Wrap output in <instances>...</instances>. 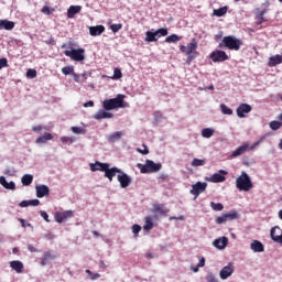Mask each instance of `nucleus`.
Here are the masks:
<instances>
[{
  "instance_id": "nucleus-1",
  "label": "nucleus",
  "mask_w": 282,
  "mask_h": 282,
  "mask_svg": "<svg viewBox=\"0 0 282 282\" xmlns=\"http://www.w3.org/2000/svg\"><path fill=\"white\" fill-rule=\"evenodd\" d=\"M124 95L119 94L116 98L106 99L102 101V107L105 111H113V109H124L129 107V104L124 102Z\"/></svg>"
},
{
  "instance_id": "nucleus-2",
  "label": "nucleus",
  "mask_w": 282,
  "mask_h": 282,
  "mask_svg": "<svg viewBox=\"0 0 282 282\" xmlns=\"http://www.w3.org/2000/svg\"><path fill=\"white\" fill-rule=\"evenodd\" d=\"M236 188H238V191H243L245 193H248V191L254 188V184H252L250 175H248V173L245 171H242L240 176L237 177Z\"/></svg>"
},
{
  "instance_id": "nucleus-3",
  "label": "nucleus",
  "mask_w": 282,
  "mask_h": 282,
  "mask_svg": "<svg viewBox=\"0 0 282 282\" xmlns=\"http://www.w3.org/2000/svg\"><path fill=\"white\" fill-rule=\"evenodd\" d=\"M241 45H243V42L232 35L225 36L223 42L219 43L220 48L227 47V50H231L234 52H239L241 50Z\"/></svg>"
},
{
  "instance_id": "nucleus-4",
  "label": "nucleus",
  "mask_w": 282,
  "mask_h": 282,
  "mask_svg": "<svg viewBox=\"0 0 282 282\" xmlns=\"http://www.w3.org/2000/svg\"><path fill=\"white\" fill-rule=\"evenodd\" d=\"M268 134L261 137L258 141H256L252 145H250V143L245 142L242 143L240 147H238L230 155V158H239V155H243V153H246V151H254V149H257V147H259V144H261V142H263L265 140Z\"/></svg>"
},
{
  "instance_id": "nucleus-5",
  "label": "nucleus",
  "mask_w": 282,
  "mask_h": 282,
  "mask_svg": "<svg viewBox=\"0 0 282 282\" xmlns=\"http://www.w3.org/2000/svg\"><path fill=\"white\" fill-rule=\"evenodd\" d=\"M197 40L193 39L191 43L187 44V46L181 45L180 50L183 54H186L187 57V63H192L194 58H197L198 54L197 53Z\"/></svg>"
},
{
  "instance_id": "nucleus-6",
  "label": "nucleus",
  "mask_w": 282,
  "mask_h": 282,
  "mask_svg": "<svg viewBox=\"0 0 282 282\" xmlns=\"http://www.w3.org/2000/svg\"><path fill=\"white\" fill-rule=\"evenodd\" d=\"M138 169H140V173L147 174V173H159V171H162V163H155L151 160H147L145 164H138Z\"/></svg>"
},
{
  "instance_id": "nucleus-7",
  "label": "nucleus",
  "mask_w": 282,
  "mask_h": 282,
  "mask_svg": "<svg viewBox=\"0 0 282 282\" xmlns=\"http://www.w3.org/2000/svg\"><path fill=\"white\" fill-rule=\"evenodd\" d=\"M169 30L167 29H159L156 31H147L145 32V42L147 43H155L158 39H161V36H167Z\"/></svg>"
},
{
  "instance_id": "nucleus-8",
  "label": "nucleus",
  "mask_w": 282,
  "mask_h": 282,
  "mask_svg": "<svg viewBox=\"0 0 282 282\" xmlns=\"http://www.w3.org/2000/svg\"><path fill=\"white\" fill-rule=\"evenodd\" d=\"M206 188H208V183L198 181L192 185L191 195H194L195 199H197L202 193L206 192Z\"/></svg>"
},
{
  "instance_id": "nucleus-9",
  "label": "nucleus",
  "mask_w": 282,
  "mask_h": 282,
  "mask_svg": "<svg viewBox=\"0 0 282 282\" xmlns=\"http://www.w3.org/2000/svg\"><path fill=\"white\" fill-rule=\"evenodd\" d=\"M64 54L72 58V61H85V48H73L72 51H65Z\"/></svg>"
},
{
  "instance_id": "nucleus-10",
  "label": "nucleus",
  "mask_w": 282,
  "mask_h": 282,
  "mask_svg": "<svg viewBox=\"0 0 282 282\" xmlns=\"http://www.w3.org/2000/svg\"><path fill=\"white\" fill-rule=\"evenodd\" d=\"M235 219H239V213H237V210H231L217 217L216 224H226V221H235Z\"/></svg>"
},
{
  "instance_id": "nucleus-11",
  "label": "nucleus",
  "mask_w": 282,
  "mask_h": 282,
  "mask_svg": "<svg viewBox=\"0 0 282 282\" xmlns=\"http://www.w3.org/2000/svg\"><path fill=\"white\" fill-rule=\"evenodd\" d=\"M209 58L213 63H224V61H228V54L224 51H214L210 53Z\"/></svg>"
},
{
  "instance_id": "nucleus-12",
  "label": "nucleus",
  "mask_w": 282,
  "mask_h": 282,
  "mask_svg": "<svg viewBox=\"0 0 282 282\" xmlns=\"http://www.w3.org/2000/svg\"><path fill=\"white\" fill-rule=\"evenodd\" d=\"M117 180L121 186V188H127L131 185V177L127 175L122 170L119 172Z\"/></svg>"
},
{
  "instance_id": "nucleus-13",
  "label": "nucleus",
  "mask_w": 282,
  "mask_h": 282,
  "mask_svg": "<svg viewBox=\"0 0 282 282\" xmlns=\"http://www.w3.org/2000/svg\"><path fill=\"white\" fill-rule=\"evenodd\" d=\"M70 217H74V212L66 210V212H56L55 213V220L57 224H63V221H67Z\"/></svg>"
},
{
  "instance_id": "nucleus-14",
  "label": "nucleus",
  "mask_w": 282,
  "mask_h": 282,
  "mask_svg": "<svg viewBox=\"0 0 282 282\" xmlns=\"http://www.w3.org/2000/svg\"><path fill=\"white\" fill-rule=\"evenodd\" d=\"M228 175V171L220 170L219 173H215L210 176L209 182H213V184H219L221 182H226V176Z\"/></svg>"
},
{
  "instance_id": "nucleus-15",
  "label": "nucleus",
  "mask_w": 282,
  "mask_h": 282,
  "mask_svg": "<svg viewBox=\"0 0 282 282\" xmlns=\"http://www.w3.org/2000/svg\"><path fill=\"white\" fill-rule=\"evenodd\" d=\"M250 111H252V106L249 104H240L236 109L238 118H246V113H250Z\"/></svg>"
},
{
  "instance_id": "nucleus-16",
  "label": "nucleus",
  "mask_w": 282,
  "mask_h": 282,
  "mask_svg": "<svg viewBox=\"0 0 282 282\" xmlns=\"http://www.w3.org/2000/svg\"><path fill=\"white\" fill-rule=\"evenodd\" d=\"M271 239L275 243H280L282 246V229L279 226L271 228Z\"/></svg>"
},
{
  "instance_id": "nucleus-17",
  "label": "nucleus",
  "mask_w": 282,
  "mask_h": 282,
  "mask_svg": "<svg viewBox=\"0 0 282 282\" xmlns=\"http://www.w3.org/2000/svg\"><path fill=\"white\" fill-rule=\"evenodd\" d=\"M232 272H235V268L232 267V263H229L220 270V279L226 280L229 276H232Z\"/></svg>"
},
{
  "instance_id": "nucleus-18",
  "label": "nucleus",
  "mask_w": 282,
  "mask_h": 282,
  "mask_svg": "<svg viewBox=\"0 0 282 282\" xmlns=\"http://www.w3.org/2000/svg\"><path fill=\"white\" fill-rule=\"evenodd\" d=\"M35 191L36 197H39L40 199L50 195V187L47 185H36Z\"/></svg>"
},
{
  "instance_id": "nucleus-19",
  "label": "nucleus",
  "mask_w": 282,
  "mask_h": 282,
  "mask_svg": "<svg viewBox=\"0 0 282 282\" xmlns=\"http://www.w3.org/2000/svg\"><path fill=\"white\" fill-rule=\"evenodd\" d=\"M171 210L164 206V204H154L153 205V213H156L158 215H162L163 217H166Z\"/></svg>"
},
{
  "instance_id": "nucleus-20",
  "label": "nucleus",
  "mask_w": 282,
  "mask_h": 282,
  "mask_svg": "<svg viewBox=\"0 0 282 282\" xmlns=\"http://www.w3.org/2000/svg\"><path fill=\"white\" fill-rule=\"evenodd\" d=\"M10 268L17 272V274H23L24 265L21 260H13L10 262Z\"/></svg>"
},
{
  "instance_id": "nucleus-21",
  "label": "nucleus",
  "mask_w": 282,
  "mask_h": 282,
  "mask_svg": "<svg viewBox=\"0 0 282 282\" xmlns=\"http://www.w3.org/2000/svg\"><path fill=\"white\" fill-rule=\"evenodd\" d=\"M109 166H110L109 163H100L99 161H97L90 164V170L93 172L102 171L105 173L107 169H109Z\"/></svg>"
},
{
  "instance_id": "nucleus-22",
  "label": "nucleus",
  "mask_w": 282,
  "mask_h": 282,
  "mask_svg": "<svg viewBox=\"0 0 282 282\" xmlns=\"http://www.w3.org/2000/svg\"><path fill=\"white\" fill-rule=\"evenodd\" d=\"M213 246L218 250H224L228 246V238L221 237V238L215 239L213 242Z\"/></svg>"
},
{
  "instance_id": "nucleus-23",
  "label": "nucleus",
  "mask_w": 282,
  "mask_h": 282,
  "mask_svg": "<svg viewBox=\"0 0 282 282\" xmlns=\"http://www.w3.org/2000/svg\"><path fill=\"white\" fill-rule=\"evenodd\" d=\"M0 184L7 191H17V184L13 181L8 183V181L6 180V176H0Z\"/></svg>"
},
{
  "instance_id": "nucleus-24",
  "label": "nucleus",
  "mask_w": 282,
  "mask_h": 282,
  "mask_svg": "<svg viewBox=\"0 0 282 282\" xmlns=\"http://www.w3.org/2000/svg\"><path fill=\"white\" fill-rule=\"evenodd\" d=\"M120 169L118 167H107L105 171V177L109 180V182H113V177H116L117 173H120Z\"/></svg>"
},
{
  "instance_id": "nucleus-25",
  "label": "nucleus",
  "mask_w": 282,
  "mask_h": 282,
  "mask_svg": "<svg viewBox=\"0 0 282 282\" xmlns=\"http://www.w3.org/2000/svg\"><path fill=\"white\" fill-rule=\"evenodd\" d=\"M250 249L253 252H265V247L263 246V243L259 240H253L250 245Z\"/></svg>"
},
{
  "instance_id": "nucleus-26",
  "label": "nucleus",
  "mask_w": 282,
  "mask_h": 282,
  "mask_svg": "<svg viewBox=\"0 0 282 282\" xmlns=\"http://www.w3.org/2000/svg\"><path fill=\"white\" fill-rule=\"evenodd\" d=\"M83 10L80 6H70L67 10V19H74Z\"/></svg>"
},
{
  "instance_id": "nucleus-27",
  "label": "nucleus",
  "mask_w": 282,
  "mask_h": 282,
  "mask_svg": "<svg viewBox=\"0 0 282 282\" xmlns=\"http://www.w3.org/2000/svg\"><path fill=\"white\" fill-rule=\"evenodd\" d=\"M105 32V25L89 26L90 36H100Z\"/></svg>"
},
{
  "instance_id": "nucleus-28",
  "label": "nucleus",
  "mask_w": 282,
  "mask_h": 282,
  "mask_svg": "<svg viewBox=\"0 0 282 282\" xmlns=\"http://www.w3.org/2000/svg\"><path fill=\"white\" fill-rule=\"evenodd\" d=\"M17 25V23L10 21V20H0V30H14V26Z\"/></svg>"
},
{
  "instance_id": "nucleus-29",
  "label": "nucleus",
  "mask_w": 282,
  "mask_h": 282,
  "mask_svg": "<svg viewBox=\"0 0 282 282\" xmlns=\"http://www.w3.org/2000/svg\"><path fill=\"white\" fill-rule=\"evenodd\" d=\"M41 204V200L39 199H31V200H22L20 202L19 206L20 208H28V206H39Z\"/></svg>"
},
{
  "instance_id": "nucleus-30",
  "label": "nucleus",
  "mask_w": 282,
  "mask_h": 282,
  "mask_svg": "<svg viewBox=\"0 0 282 282\" xmlns=\"http://www.w3.org/2000/svg\"><path fill=\"white\" fill-rule=\"evenodd\" d=\"M282 63V56L281 55H275V56H271L269 58V67H276V65H281Z\"/></svg>"
},
{
  "instance_id": "nucleus-31",
  "label": "nucleus",
  "mask_w": 282,
  "mask_h": 282,
  "mask_svg": "<svg viewBox=\"0 0 282 282\" xmlns=\"http://www.w3.org/2000/svg\"><path fill=\"white\" fill-rule=\"evenodd\" d=\"M95 120H104L105 118H113V113L107 112L105 110H99L95 116Z\"/></svg>"
},
{
  "instance_id": "nucleus-32",
  "label": "nucleus",
  "mask_w": 282,
  "mask_h": 282,
  "mask_svg": "<svg viewBox=\"0 0 282 282\" xmlns=\"http://www.w3.org/2000/svg\"><path fill=\"white\" fill-rule=\"evenodd\" d=\"M54 135H52V133L50 132H45L43 137H39L35 142L36 144H45V142L53 140Z\"/></svg>"
},
{
  "instance_id": "nucleus-33",
  "label": "nucleus",
  "mask_w": 282,
  "mask_h": 282,
  "mask_svg": "<svg viewBox=\"0 0 282 282\" xmlns=\"http://www.w3.org/2000/svg\"><path fill=\"white\" fill-rule=\"evenodd\" d=\"M143 230H145L147 232H151V230H153V219L151 218V216H147L144 218Z\"/></svg>"
},
{
  "instance_id": "nucleus-34",
  "label": "nucleus",
  "mask_w": 282,
  "mask_h": 282,
  "mask_svg": "<svg viewBox=\"0 0 282 282\" xmlns=\"http://www.w3.org/2000/svg\"><path fill=\"white\" fill-rule=\"evenodd\" d=\"M23 186H30L34 182V176L32 174H24L21 178Z\"/></svg>"
},
{
  "instance_id": "nucleus-35",
  "label": "nucleus",
  "mask_w": 282,
  "mask_h": 282,
  "mask_svg": "<svg viewBox=\"0 0 282 282\" xmlns=\"http://www.w3.org/2000/svg\"><path fill=\"white\" fill-rule=\"evenodd\" d=\"M215 135V130L213 128H204L202 130L203 138H213Z\"/></svg>"
},
{
  "instance_id": "nucleus-36",
  "label": "nucleus",
  "mask_w": 282,
  "mask_h": 282,
  "mask_svg": "<svg viewBox=\"0 0 282 282\" xmlns=\"http://www.w3.org/2000/svg\"><path fill=\"white\" fill-rule=\"evenodd\" d=\"M180 41H182V37L177 34H172L165 39V43H177Z\"/></svg>"
},
{
  "instance_id": "nucleus-37",
  "label": "nucleus",
  "mask_w": 282,
  "mask_h": 282,
  "mask_svg": "<svg viewBox=\"0 0 282 282\" xmlns=\"http://www.w3.org/2000/svg\"><path fill=\"white\" fill-rule=\"evenodd\" d=\"M269 127H270V129H272V131H279V129H281V127H282V122L273 120L269 123Z\"/></svg>"
},
{
  "instance_id": "nucleus-38",
  "label": "nucleus",
  "mask_w": 282,
  "mask_h": 282,
  "mask_svg": "<svg viewBox=\"0 0 282 282\" xmlns=\"http://www.w3.org/2000/svg\"><path fill=\"white\" fill-rule=\"evenodd\" d=\"M228 12V7H223L214 10L215 17H224Z\"/></svg>"
},
{
  "instance_id": "nucleus-39",
  "label": "nucleus",
  "mask_w": 282,
  "mask_h": 282,
  "mask_svg": "<svg viewBox=\"0 0 282 282\" xmlns=\"http://www.w3.org/2000/svg\"><path fill=\"white\" fill-rule=\"evenodd\" d=\"M220 111L224 116H232V109L228 108L225 104L220 105Z\"/></svg>"
},
{
  "instance_id": "nucleus-40",
  "label": "nucleus",
  "mask_w": 282,
  "mask_h": 282,
  "mask_svg": "<svg viewBox=\"0 0 282 282\" xmlns=\"http://www.w3.org/2000/svg\"><path fill=\"white\" fill-rule=\"evenodd\" d=\"M122 138V132L117 131L109 135V142H116L117 140H120Z\"/></svg>"
},
{
  "instance_id": "nucleus-41",
  "label": "nucleus",
  "mask_w": 282,
  "mask_h": 282,
  "mask_svg": "<svg viewBox=\"0 0 282 282\" xmlns=\"http://www.w3.org/2000/svg\"><path fill=\"white\" fill-rule=\"evenodd\" d=\"M42 258L44 259V261L47 262V261H54V259H56V256L50 251H46L43 253Z\"/></svg>"
},
{
  "instance_id": "nucleus-42",
  "label": "nucleus",
  "mask_w": 282,
  "mask_h": 282,
  "mask_svg": "<svg viewBox=\"0 0 282 282\" xmlns=\"http://www.w3.org/2000/svg\"><path fill=\"white\" fill-rule=\"evenodd\" d=\"M210 206H212L213 210H216V212L224 210V204H221V203L210 202Z\"/></svg>"
},
{
  "instance_id": "nucleus-43",
  "label": "nucleus",
  "mask_w": 282,
  "mask_h": 282,
  "mask_svg": "<svg viewBox=\"0 0 282 282\" xmlns=\"http://www.w3.org/2000/svg\"><path fill=\"white\" fill-rule=\"evenodd\" d=\"M120 78H122V70L120 68H115L112 80H120Z\"/></svg>"
},
{
  "instance_id": "nucleus-44",
  "label": "nucleus",
  "mask_w": 282,
  "mask_h": 282,
  "mask_svg": "<svg viewBox=\"0 0 282 282\" xmlns=\"http://www.w3.org/2000/svg\"><path fill=\"white\" fill-rule=\"evenodd\" d=\"M62 73L64 74V76H69V74H74V66L63 67Z\"/></svg>"
},
{
  "instance_id": "nucleus-45",
  "label": "nucleus",
  "mask_w": 282,
  "mask_h": 282,
  "mask_svg": "<svg viewBox=\"0 0 282 282\" xmlns=\"http://www.w3.org/2000/svg\"><path fill=\"white\" fill-rule=\"evenodd\" d=\"M204 164H206V161L202 159H194L192 161V166H204Z\"/></svg>"
},
{
  "instance_id": "nucleus-46",
  "label": "nucleus",
  "mask_w": 282,
  "mask_h": 282,
  "mask_svg": "<svg viewBox=\"0 0 282 282\" xmlns=\"http://www.w3.org/2000/svg\"><path fill=\"white\" fill-rule=\"evenodd\" d=\"M26 78H36V69L34 68H29L26 70Z\"/></svg>"
},
{
  "instance_id": "nucleus-47",
  "label": "nucleus",
  "mask_w": 282,
  "mask_h": 282,
  "mask_svg": "<svg viewBox=\"0 0 282 282\" xmlns=\"http://www.w3.org/2000/svg\"><path fill=\"white\" fill-rule=\"evenodd\" d=\"M121 28H122V24H121V23H119V24H111V25H110V30H111V32H113V34L120 32V29H121Z\"/></svg>"
},
{
  "instance_id": "nucleus-48",
  "label": "nucleus",
  "mask_w": 282,
  "mask_h": 282,
  "mask_svg": "<svg viewBox=\"0 0 282 282\" xmlns=\"http://www.w3.org/2000/svg\"><path fill=\"white\" fill-rule=\"evenodd\" d=\"M41 12H42L43 14L50 15V14H52V13L54 12V9H52V8L47 7V6H45V7L42 8Z\"/></svg>"
},
{
  "instance_id": "nucleus-49",
  "label": "nucleus",
  "mask_w": 282,
  "mask_h": 282,
  "mask_svg": "<svg viewBox=\"0 0 282 282\" xmlns=\"http://www.w3.org/2000/svg\"><path fill=\"white\" fill-rule=\"evenodd\" d=\"M140 230H142V227L140 225L132 226V232H133L134 237H138V235L140 234Z\"/></svg>"
},
{
  "instance_id": "nucleus-50",
  "label": "nucleus",
  "mask_w": 282,
  "mask_h": 282,
  "mask_svg": "<svg viewBox=\"0 0 282 282\" xmlns=\"http://www.w3.org/2000/svg\"><path fill=\"white\" fill-rule=\"evenodd\" d=\"M143 150L138 148L137 151L138 153H141L142 155H149V148L147 147V144H143Z\"/></svg>"
},
{
  "instance_id": "nucleus-51",
  "label": "nucleus",
  "mask_w": 282,
  "mask_h": 282,
  "mask_svg": "<svg viewBox=\"0 0 282 282\" xmlns=\"http://www.w3.org/2000/svg\"><path fill=\"white\" fill-rule=\"evenodd\" d=\"M61 142H63V144H72V142H74V140L69 137H62Z\"/></svg>"
},
{
  "instance_id": "nucleus-52",
  "label": "nucleus",
  "mask_w": 282,
  "mask_h": 282,
  "mask_svg": "<svg viewBox=\"0 0 282 282\" xmlns=\"http://www.w3.org/2000/svg\"><path fill=\"white\" fill-rule=\"evenodd\" d=\"M3 67H8V58L6 57L0 58V69H3Z\"/></svg>"
},
{
  "instance_id": "nucleus-53",
  "label": "nucleus",
  "mask_w": 282,
  "mask_h": 282,
  "mask_svg": "<svg viewBox=\"0 0 282 282\" xmlns=\"http://www.w3.org/2000/svg\"><path fill=\"white\" fill-rule=\"evenodd\" d=\"M153 116H154V120H155L156 122H160V120L162 119V111L158 110V111H155V112L153 113Z\"/></svg>"
},
{
  "instance_id": "nucleus-54",
  "label": "nucleus",
  "mask_w": 282,
  "mask_h": 282,
  "mask_svg": "<svg viewBox=\"0 0 282 282\" xmlns=\"http://www.w3.org/2000/svg\"><path fill=\"white\" fill-rule=\"evenodd\" d=\"M40 215L42 218H44V220L47 221V224H50V215H47L45 210H41Z\"/></svg>"
},
{
  "instance_id": "nucleus-55",
  "label": "nucleus",
  "mask_w": 282,
  "mask_h": 282,
  "mask_svg": "<svg viewBox=\"0 0 282 282\" xmlns=\"http://www.w3.org/2000/svg\"><path fill=\"white\" fill-rule=\"evenodd\" d=\"M72 131H73V133L79 134V133H83V128H79V127H72Z\"/></svg>"
},
{
  "instance_id": "nucleus-56",
  "label": "nucleus",
  "mask_w": 282,
  "mask_h": 282,
  "mask_svg": "<svg viewBox=\"0 0 282 282\" xmlns=\"http://www.w3.org/2000/svg\"><path fill=\"white\" fill-rule=\"evenodd\" d=\"M265 12H268V10L263 9L262 11L257 13V19H263V17L265 15Z\"/></svg>"
},
{
  "instance_id": "nucleus-57",
  "label": "nucleus",
  "mask_w": 282,
  "mask_h": 282,
  "mask_svg": "<svg viewBox=\"0 0 282 282\" xmlns=\"http://www.w3.org/2000/svg\"><path fill=\"white\" fill-rule=\"evenodd\" d=\"M204 265H206V259L205 258H200L197 268H204Z\"/></svg>"
},
{
  "instance_id": "nucleus-58",
  "label": "nucleus",
  "mask_w": 282,
  "mask_h": 282,
  "mask_svg": "<svg viewBox=\"0 0 282 282\" xmlns=\"http://www.w3.org/2000/svg\"><path fill=\"white\" fill-rule=\"evenodd\" d=\"M32 131H34L35 133H39L40 131H43V127L42 126H34L32 128Z\"/></svg>"
},
{
  "instance_id": "nucleus-59",
  "label": "nucleus",
  "mask_w": 282,
  "mask_h": 282,
  "mask_svg": "<svg viewBox=\"0 0 282 282\" xmlns=\"http://www.w3.org/2000/svg\"><path fill=\"white\" fill-rule=\"evenodd\" d=\"M28 250L29 252H39V249H36L34 246L32 245H28Z\"/></svg>"
},
{
  "instance_id": "nucleus-60",
  "label": "nucleus",
  "mask_w": 282,
  "mask_h": 282,
  "mask_svg": "<svg viewBox=\"0 0 282 282\" xmlns=\"http://www.w3.org/2000/svg\"><path fill=\"white\" fill-rule=\"evenodd\" d=\"M208 282H218L217 281V278H215V275H209V278H208Z\"/></svg>"
},
{
  "instance_id": "nucleus-61",
  "label": "nucleus",
  "mask_w": 282,
  "mask_h": 282,
  "mask_svg": "<svg viewBox=\"0 0 282 282\" xmlns=\"http://www.w3.org/2000/svg\"><path fill=\"white\" fill-rule=\"evenodd\" d=\"M40 265H42V267L47 265V262H46L45 258H41Z\"/></svg>"
},
{
  "instance_id": "nucleus-62",
  "label": "nucleus",
  "mask_w": 282,
  "mask_h": 282,
  "mask_svg": "<svg viewBox=\"0 0 282 282\" xmlns=\"http://www.w3.org/2000/svg\"><path fill=\"white\" fill-rule=\"evenodd\" d=\"M84 107H94V101L90 100V101L84 104Z\"/></svg>"
},
{
  "instance_id": "nucleus-63",
  "label": "nucleus",
  "mask_w": 282,
  "mask_h": 282,
  "mask_svg": "<svg viewBox=\"0 0 282 282\" xmlns=\"http://www.w3.org/2000/svg\"><path fill=\"white\" fill-rule=\"evenodd\" d=\"M46 44H47V45H54V39L51 37L48 41H46Z\"/></svg>"
},
{
  "instance_id": "nucleus-64",
  "label": "nucleus",
  "mask_w": 282,
  "mask_h": 282,
  "mask_svg": "<svg viewBox=\"0 0 282 282\" xmlns=\"http://www.w3.org/2000/svg\"><path fill=\"white\" fill-rule=\"evenodd\" d=\"M257 19L259 20L258 25H261V23H263V21H265V18H264V17H262V18H257Z\"/></svg>"
}]
</instances>
